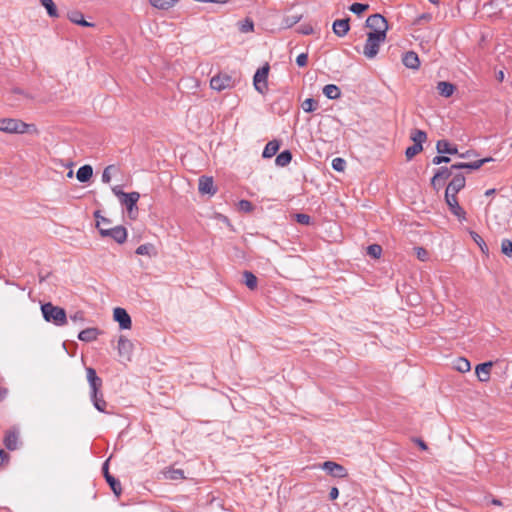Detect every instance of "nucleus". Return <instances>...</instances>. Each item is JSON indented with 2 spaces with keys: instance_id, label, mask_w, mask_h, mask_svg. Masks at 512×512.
I'll return each instance as SVG.
<instances>
[{
  "instance_id": "f257e3e1",
  "label": "nucleus",
  "mask_w": 512,
  "mask_h": 512,
  "mask_svg": "<svg viewBox=\"0 0 512 512\" xmlns=\"http://www.w3.org/2000/svg\"><path fill=\"white\" fill-rule=\"evenodd\" d=\"M493 159L491 157H488V158H483V159H480V160H477V161H474V162H471V163H456V164H453L451 165L450 168H446V167H441L437 170V172L434 174V176L432 177L431 179V185L436 188L437 186V183L440 181V180H446L448 179L450 176H454V174L456 172H454L455 170L458 171V170H461V169H471V170H477L479 169L480 167H482L485 163H488L490 161H492Z\"/></svg>"
},
{
  "instance_id": "f03ea898",
  "label": "nucleus",
  "mask_w": 512,
  "mask_h": 512,
  "mask_svg": "<svg viewBox=\"0 0 512 512\" xmlns=\"http://www.w3.org/2000/svg\"><path fill=\"white\" fill-rule=\"evenodd\" d=\"M0 131L9 134H33L39 135V130L34 124H28L20 119L15 118H1Z\"/></svg>"
},
{
  "instance_id": "7ed1b4c3",
  "label": "nucleus",
  "mask_w": 512,
  "mask_h": 512,
  "mask_svg": "<svg viewBox=\"0 0 512 512\" xmlns=\"http://www.w3.org/2000/svg\"><path fill=\"white\" fill-rule=\"evenodd\" d=\"M41 312L45 321L56 326H64L67 323V315L63 308L48 302L41 305Z\"/></svg>"
},
{
  "instance_id": "20e7f679",
  "label": "nucleus",
  "mask_w": 512,
  "mask_h": 512,
  "mask_svg": "<svg viewBox=\"0 0 512 512\" xmlns=\"http://www.w3.org/2000/svg\"><path fill=\"white\" fill-rule=\"evenodd\" d=\"M385 40L386 37L369 32L367 34V40L364 45L363 54L367 58L373 59L378 54L380 45L383 44Z\"/></svg>"
},
{
  "instance_id": "39448f33",
  "label": "nucleus",
  "mask_w": 512,
  "mask_h": 512,
  "mask_svg": "<svg viewBox=\"0 0 512 512\" xmlns=\"http://www.w3.org/2000/svg\"><path fill=\"white\" fill-rule=\"evenodd\" d=\"M366 26L372 30L370 33L386 37L388 22L381 14L370 15L366 19Z\"/></svg>"
},
{
  "instance_id": "423d86ee",
  "label": "nucleus",
  "mask_w": 512,
  "mask_h": 512,
  "mask_svg": "<svg viewBox=\"0 0 512 512\" xmlns=\"http://www.w3.org/2000/svg\"><path fill=\"white\" fill-rule=\"evenodd\" d=\"M97 228L102 236H109L113 238L117 243L122 244L126 241L127 231L123 226H115L113 228H104L102 227V222L97 221Z\"/></svg>"
},
{
  "instance_id": "0eeeda50",
  "label": "nucleus",
  "mask_w": 512,
  "mask_h": 512,
  "mask_svg": "<svg viewBox=\"0 0 512 512\" xmlns=\"http://www.w3.org/2000/svg\"><path fill=\"white\" fill-rule=\"evenodd\" d=\"M235 85V81L228 74L219 73L210 80V87L218 92L225 89H231Z\"/></svg>"
},
{
  "instance_id": "6e6552de",
  "label": "nucleus",
  "mask_w": 512,
  "mask_h": 512,
  "mask_svg": "<svg viewBox=\"0 0 512 512\" xmlns=\"http://www.w3.org/2000/svg\"><path fill=\"white\" fill-rule=\"evenodd\" d=\"M269 69H270L269 64L266 63L264 66H262L261 68H259L256 71L254 78H253L254 87L261 94H264L268 89L267 79H268Z\"/></svg>"
},
{
  "instance_id": "1a4fd4ad",
  "label": "nucleus",
  "mask_w": 512,
  "mask_h": 512,
  "mask_svg": "<svg viewBox=\"0 0 512 512\" xmlns=\"http://www.w3.org/2000/svg\"><path fill=\"white\" fill-rule=\"evenodd\" d=\"M121 199L120 203L127 208L128 214L130 218H135L137 214L136 204L140 198V194L138 192H130L126 194H120Z\"/></svg>"
},
{
  "instance_id": "9d476101",
  "label": "nucleus",
  "mask_w": 512,
  "mask_h": 512,
  "mask_svg": "<svg viewBox=\"0 0 512 512\" xmlns=\"http://www.w3.org/2000/svg\"><path fill=\"white\" fill-rule=\"evenodd\" d=\"M445 201L452 214L460 221L466 220V212L459 205L456 195L445 193Z\"/></svg>"
},
{
  "instance_id": "9b49d317",
  "label": "nucleus",
  "mask_w": 512,
  "mask_h": 512,
  "mask_svg": "<svg viewBox=\"0 0 512 512\" xmlns=\"http://www.w3.org/2000/svg\"><path fill=\"white\" fill-rule=\"evenodd\" d=\"M87 380L90 386V396H95V394L102 393V379L97 376L95 369L88 367L86 368Z\"/></svg>"
},
{
  "instance_id": "f8f14e48",
  "label": "nucleus",
  "mask_w": 512,
  "mask_h": 512,
  "mask_svg": "<svg viewBox=\"0 0 512 512\" xmlns=\"http://www.w3.org/2000/svg\"><path fill=\"white\" fill-rule=\"evenodd\" d=\"M133 348V343L128 338L124 336L119 337L117 350L119 356L122 359L130 361L133 353Z\"/></svg>"
},
{
  "instance_id": "ddd939ff",
  "label": "nucleus",
  "mask_w": 512,
  "mask_h": 512,
  "mask_svg": "<svg viewBox=\"0 0 512 512\" xmlns=\"http://www.w3.org/2000/svg\"><path fill=\"white\" fill-rule=\"evenodd\" d=\"M465 187V177L462 173L456 172L448 184L445 193L456 195Z\"/></svg>"
},
{
  "instance_id": "4468645a",
  "label": "nucleus",
  "mask_w": 512,
  "mask_h": 512,
  "mask_svg": "<svg viewBox=\"0 0 512 512\" xmlns=\"http://www.w3.org/2000/svg\"><path fill=\"white\" fill-rule=\"evenodd\" d=\"M113 318L119 323L121 329H130L132 326L131 317L124 308H115L113 311Z\"/></svg>"
},
{
  "instance_id": "2eb2a0df",
  "label": "nucleus",
  "mask_w": 512,
  "mask_h": 512,
  "mask_svg": "<svg viewBox=\"0 0 512 512\" xmlns=\"http://www.w3.org/2000/svg\"><path fill=\"white\" fill-rule=\"evenodd\" d=\"M498 362H484L481 364H478L475 368V373L481 382H488L490 380L491 375V369L494 365H497Z\"/></svg>"
},
{
  "instance_id": "dca6fc26",
  "label": "nucleus",
  "mask_w": 512,
  "mask_h": 512,
  "mask_svg": "<svg viewBox=\"0 0 512 512\" xmlns=\"http://www.w3.org/2000/svg\"><path fill=\"white\" fill-rule=\"evenodd\" d=\"M322 468L333 477L344 478L347 476V470L340 464L333 461H326Z\"/></svg>"
},
{
  "instance_id": "f3484780",
  "label": "nucleus",
  "mask_w": 512,
  "mask_h": 512,
  "mask_svg": "<svg viewBox=\"0 0 512 512\" xmlns=\"http://www.w3.org/2000/svg\"><path fill=\"white\" fill-rule=\"evenodd\" d=\"M198 189H199V192L202 194L214 195L216 193V189L214 187L212 177H206V176L200 177Z\"/></svg>"
},
{
  "instance_id": "a211bd4d",
  "label": "nucleus",
  "mask_w": 512,
  "mask_h": 512,
  "mask_svg": "<svg viewBox=\"0 0 512 512\" xmlns=\"http://www.w3.org/2000/svg\"><path fill=\"white\" fill-rule=\"evenodd\" d=\"M332 29L338 37H344L350 29L349 18L335 20Z\"/></svg>"
},
{
  "instance_id": "6ab92c4d",
  "label": "nucleus",
  "mask_w": 512,
  "mask_h": 512,
  "mask_svg": "<svg viewBox=\"0 0 512 512\" xmlns=\"http://www.w3.org/2000/svg\"><path fill=\"white\" fill-rule=\"evenodd\" d=\"M402 60H403V64L407 68H411V69L419 68L420 61H419L418 55H417V53H415L413 51L406 52L405 55L403 56Z\"/></svg>"
},
{
  "instance_id": "aec40b11",
  "label": "nucleus",
  "mask_w": 512,
  "mask_h": 512,
  "mask_svg": "<svg viewBox=\"0 0 512 512\" xmlns=\"http://www.w3.org/2000/svg\"><path fill=\"white\" fill-rule=\"evenodd\" d=\"M436 150L439 154H457L456 146L451 145L447 140H439L436 143Z\"/></svg>"
},
{
  "instance_id": "412c9836",
  "label": "nucleus",
  "mask_w": 512,
  "mask_h": 512,
  "mask_svg": "<svg viewBox=\"0 0 512 512\" xmlns=\"http://www.w3.org/2000/svg\"><path fill=\"white\" fill-rule=\"evenodd\" d=\"M90 398L94 407L99 412L112 414V412L106 410L108 403L105 401L103 393L95 394V396H90Z\"/></svg>"
},
{
  "instance_id": "4be33fe9",
  "label": "nucleus",
  "mask_w": 512,
  "mask_h": 512,
  "mask_svg": "<svg viewBox=\"0 0 512 512\" xmlns=\"http://www.w3.org/2000/svg\"><path fill=\"white\" fill-rule=\"evenodd\" d=\"M19 435L16 431H8L4 437V445L9 450H15L18 447Z\"/></svg>"
},
{
  "instance_id": "5701e85b",
  "label": "nucleus",
  "mask_w": 512,
  "mask_h": 512,
  "mask_svg": "<svg viewBox=\"0 0 512 512\" xmlns=\"http://www.w3.org/2000/svg\"><path fill=\"white\" fill-rule=\"evenodd\" d=\"M68 19L72 23L80 25V26H84V27H93L94 26L93 23L87 22L84 19L83 14L81 12H79V11L69 12L68 13Z\"/></svg>"
},
{
  "instance_id": "b1692460",
  "label": "nucleus",
  "mask_w": 512,
  "mask_h": 512,
  "mask_svg": "<svg viewBox=\"0 0 512 512\" xmlns=\"http://www.w3.org/2000/svg\"><path fill=\"white\" fill-rule=\"evenodd\" d=\"M437 90L441 96L448 98L454 93L455 86L449 82L440 81L437 84Z\"/></svg>"
},
{
  "instance_id": "393cba45",
  "label": "nucleus",
  "mask_w": 512,
  "mask_h": 512,
  "mask_svg": "<svg viewBox=\"0 0 512 512\" xmlns=\"http://www.w3.org/2000/svg\"><path fill=\"white\" fill-rule=\"evenodd\" d=\"M280 143L278 140L269 141L262 153L263 158H271L273 157L279 150Z\"/></svg>"
},
{
  "instance_id": "a878e982",
  "label": "nucleus",
  "mask_w": 512,
  "mask_h": 512,
  "mask_svg": "<svg viewBox=\"0 0 512 512\" xmlns=\"http://www.w3.org/2000/svg\"><path fill=\"white\" fill-rule=\"evenodd\" d=\"M98 334L99 332L97 328H87L79 333L78 339L84 342H91L96 340Z\"/></svg>"
},
{
  "instance_id": "bb28decb",
  "label": "nucleus",
  "mask_w": 512,
  "mask_h": 512,
  "mask_svg": "<svg viewBox=\"0 0 512 512\" xmlns=\"http://www.w3.org/2000/svg\"><path fill=\"white\" fill-rule=\"evenodd\" d=\"M92 175H93V169L90 165L81 166L76 173V177H77L78 181H80V182L89 181L91 179Z\"/></svg>"
},
{
  "instance_id": "cd10ccee",
  "label": "nucleus",
  "mask_w": 512,
  "mask_h": 512,
  "mask_svg": "<svg viewBox=\"0 0 512 512\" xmlns=\"http://www.w3.org/2000/svg\"><path fill=\"white\" fill-rule=\"evenodd\" d=\"M323 94L328 99H338L341 96L340 88L334 84L325 85L323 88Z\"/></svg>"
},
{
  "instance_id": "c85d7f7f",
  "label": "nucleus",
  "mask_w": 512,
  "mask_h": 512,
  "mask_svg": "<svg viewBox=\"0 0 512 512\" xmlns=\"http://www.w3.org/2000/svg\"><path fill=\"white\" fill-rule=\"evenodd\" d=\"M302 19V14L285 15L282 19L281 26L284 29L293 27Z\"/></svg>"
},
{
  "instance_id": "c756f323",
  "label": "nucleus",
  "mask_w": 512,
  "mask_h": 512,
  "mask_svg": "<svg viewBox=\"0 0 512 512\" xmlns=\"http://www.w3.org/2000/svg\"><path fill=\"white\" fill-rule=\"evenodd\" d=\"M291 160H292L291 152L289 150H285L277 155V157L275 159V163L277 166L285 167L291 162Z\"/></svg>"
},
{
  "instance_id": "7c9ffc66",
  "label": "nucleus",
  "mask_w": 512,
  "mask_h": 512,
  "mask_svg": "<svg viewBox=\"0 0 512 512\" xmlns=\"http://www.w3.org/2000/svg\"><path fill=\"white\" fill-rule=\"evenodd\" d=\"M244 284L250 289L255 290L257 288V277L250 271L243 272Z\"/></svg>"
},
{
  "instance_id": "2f4dec72",
  "label": "nucleus",
  "mask_w": 512,
  "mask_h": 512,
  "mask_svg": "<svg viewBox=\"0 0 512 512\" xmlns=\"http://www.w3.org/2000/svg\"><path fill=\"white\" fill-rule=\"evenodd\" d=\"M136 254H138V255H147V256L151 257V256H155L156 255V250H155V247H154L153 244L146 243V244L140 245L136 249Z\"/></svg>"
},
{
  "instance_id": "473e14b6",
  "label": "nucleus",
  "mask_w": 512,
  "mask_h": 512,
  "mask_svg": "<svg viewBox=\"0 0 512 512\" xmlns=\"http://www.w3.org/2000/svg\"><path fill=\"white\" fill-rule=\"evenodd\" d=\"M40 2L46 8L50 17L57 18L59 16L57 7L53 0H40Z\"/></svg>"
},
{
  "instance_id": "72a5a7b5",
  "label": "nucleus",
  "mask_w": 512,
  "mask_h": 512,
  "mask_svg": "<svg viewBox=\"0 0 512 512\" xmlns=\"http://www.w3.org/2000/svg\"><path fill=\"white\" fill-rule=\"evenodd\" d=\"M410 137H411V140L414 142L415 145H420V146H422V144L427 139L426 133L424 131H422V130H419V129H415L414 131H412Z\"/></svg>"
},
{
  "instance_id": "f704fd0d",
  "label": "nucleus",
  "mask_w": 512,
  "mask_h": 512,
  "mask_svg": "<svg viewBox=\"0 0 512 512\" xmlns=\"http://www.w3.org/2000/svg\"><path fill=\"white\" fill-rule=\"evenodd\" d=\"M164 476L166 479H169V480H179V479L185 478L183 470L174 469V468H170V469L164 471Z\"/></svg>"
},
{
  "instance_id": "c9c22d12",
  "label": "nucleus",
  "mask_w": 512,
  "mask_h": 512,
  "mask_svg": "<svg viewBox=\"0 0 512 512\" xmlns=\"http://www.w3.org/2000/svg\"><path fill=\"white\" fill-rule=\"evenodd\" d=\"M150 4L158 9H169L175 5L177 0H149Z\"/></svg>"
},
{
  "instance_id": "e433bc0d",
  "label": "nucleus",
  "mask_w": 512,
  "mask_h": 512,
  "mask_svg": "<svg viewBox=\"0 0 512 512\" xmlns=\"http://www.w3.org/2000/svg\"><path fill=\"white\" fill-rule=\"evenodd\" d=\"M454 367L456 370L462 373L468 372L471 369L470 362L465 358H458L455 362Z\"/></svg>"
},
{
  "instance_id": "4c0bfd02",
  "label": "nucleus",
  "mask_w": 512,
  "mask_h": 512,
  "mask_svg": "<svg viewBox=\"0 0 512 512\" xmlns=\"http://www.w3.org/2000/svg\"><path fill=\"white\" fill-rule=\"evenodd\" d=\"M301 106L305 112L310 113L317 109L318 103L316 100H314L312 98H308L303 101Z\"/></svg>"
},
{
  "instance_id": "58836bf2",
  "label": "nucleus",
  "mask_w": 512,
  "mask_h": 512,
  "mask_svg": "<svg viewBox=\"0 0 512 512\" xmlns=\"http://www.w3.org/2000/svg\"><path fill=\"white\" fill-rule=\"evenodd\" d=\"M106 481L108 482V484L110 485L111 489L113 490V492L116 495H119L121 493V484H120V482L117 479H115L111 475H107Z\"/></svg>"
},
{
  "instance_id": "ea45409f",
  "label": "nucleus",
  "mask_w": 512,
  "mask_h": 512,
  "mask_svg": "<svg viewBox=\"0 0 512 512\" xmlns=\"http://www.w3.org/2000/svg\"><path fill=\"white\" fill-rule=\"evenodd\" d=\"M367 253L373 258H379L382 253V247L378 244H372L367 247Z\"/></svg>"
},
{
  "instance_id": "a19ab883",
  "label": "nucleus",
  "mask_w": 512,
  "mask_h": 512,
  "mask_svg": "<svg viewBox=\"0 0 512 512\" xmlns=\"http://www.w3.org/2000/svg\"><path fill=\"white\" fill-rule=\"evenodd\" d=\"M423 149L420 145L413 144L412 146L408 147L405 151V155L408 160L412 159L415 155H417L419 152H421Z\"/></svg>"
},
{
  "instance_id": "79ce46f5",
  "label": "nucleus",
  "mask_w": 512,
  "mask_h": 512,
  "mask_svg": "<svg viewBox=\"0 0 512 512\" xmlns=\"http://www.w3.org/2000/svg\"><path fill=\"white\" fill-rule=\"evenodd\" d=\"M332 167L338 172H343L346 167V161L343 158L336 157L332 160Z\"/></svg>"
},
{
  "instance_id": "37998d69",
  "label": "nucleus",
  "mask_w": 512,
  "mask_h": 512,
  "mask_svg": "<svg viewBox=\"0 0 512 512\" xmlns=\"http://www.w3.org/2000/svg\"><path fill=\"white\" fill-rule=\"evenodd\" d=\"M501 251L508 257H512V241L509 239L502 240Z\"/></svg>"
},
{
  "instance_id": "c03bdc74",
  "label": "nucleus",
  "mask_w": 512,
  "mask_h": 512,
  "mask_svg": "<svg viewBox=\"0 0 512 512\" xmlns=\"http://www.w3.org/2000/svg\"><path fill=\"white\" fill-rule=\"evenodd\" d=\"M369 8L368 4L354 3L349 7V10L354 14L360 15Z\"/></svg>"
},
{
  "instance_id": "a18cd8bd",
  "label": "nucleus",
  "mask_w": 512,
  "mask_h": 512,
  "mask_svg": "<svg viewBox=\"0 0 512 512\" xmlns=\"http://www.w3.org/2000/svg\"><path fill=\"white\" fill-rule=\"evenodd\" d=\"M114 169V166H107L102 173V182L109 183L111 181V171Z\"/></svg>"
},
{
  "instance_id": "49530a36",
  "label": "nucleus",
  "mask_w": 512,
  "mask_h": 512,
  "mask_svg": "<svg viewBox=\"0 0 512 512\" xmlns=\"http://www.w3.org/2000/svg\"><path fill=\"white\" fill-rule=\"evenodd\" d=\"M431 20H432V14L423 13L415 19L414 24L420 25L422 22H430Z\"/></svg>"
},
{
  "instance_id": "de8ad7c7",
  "label": "nucleus",
  "mask_w": 512,
  "mask_h": 512,
  "mask_svg": "<svg viewBox=\"0 0 512 512\" xmlns=\"http://www.w3.org/2000/svg\"><path fill=\"white\" fill-rule=\"evenodd\" d=\"M416 251V256L419 260L421 261H426L428 260V252L426 249L422 248V247H417L415 249Z\"/></svg>"
},
{
  "instance_id": "09e8293b",
  "label": "nucleus",
  "mask_w": 512,
  "mask_h": 512,
  "mask_svg": "<svg viewBox=\"0 0 512 512\" xmlns=\"http://www.w3.org/2000/svg\"><path fill=\"white\" fill-rule=\"evenodd\" d=\"M239 209L245 212H251L253 209V205L248 200H241L239 202Z\"/></svg>"
},
{
  "instance_id": "8fccbe9b",
  "label": "nucleus",
  "mask_w": 512,
  "mask_h": 512,
  "mask_svg": "<svg viewBox=\"0 0 512 512\" xmlns=\"http://www.w3.org/2000/svg\"><path fill=\"white\" fill-rule=\"evenodd\" d=\"M70 319L75 323H83L85 321L84 313L77 311L73 315H70Z\"/></svg>"
},
{
  "instance_id": "3c124183",
  "label": "nucleus",
  "mask_w": 512,
  "mask_h": 512,
  "mask_svg": "<svg viewBox=\"0 0 512 512\" xmlns=\"http://www.w3.org/2000/svg\"><path fill=\"white\" fill-rule=\"evenodd\" d=\"M310 220H311V218L307 214H303V213L296 214V221L300 224L308 225L310 223Z\"/></svg>"
},
{
  "instance_id": "603ef678",
  "label": "nucleus",
  "mask_w": 512,
  "mask_h": 512,
  "mask_svg": "<svg viewBox=\"0 0 512 512\" xmlns=\"http://www.w3.org/2000/svg\"><path fill=\"white\" fill-rule=\"evenodd\" d=\"M297 31H298V33L303 34V35H310L313 33V28L310 24H304V25H301L297 29Z\"/></svg>"
},
{
  "instance_id": "864d4df0",
  "label": "nucleus",
  "mask_w": 512,
  "mask_h": 512,
  "mask_svg": "<svg viewBox=\"0 0 512 512\" xmlns=\"http://www.w3.org/2000/svg\"><path fill=\"white\" fill-rule=\"evenodd\" d=\"M308 55L306 53H301L296 58V63L299 67H304L307 65Z\"/></svg>"
},
{
  "instance_id": "5fc2aeb1",
  "label": "nucleus",
  "mask_w": 512,
  "mask_h": 512,
  "mask_svg": "<svg viewBox=\"0 0 512 512\" xmlns=\"http://www.w3.org/2000/svg\"><path fill=\"white\" fill-rule=\"evenodd\" d=\"M433 164L439 165L441 163H449L450 158L447 156H435L432 160Z\"/></svg>"
},
{
  "instance_id": "6e6d98bb",
  "label": "nucleus",
  "mask_w": 512,
  "mask_h": 512,
  "mask_svg": "<svg viewBox=\"0 0 512 512\" xmlns=\"http://www.w3.org/2000/svg\"><path fill=\"white\" fill-rule=\"evenodd\" d=\"M95 217L97 218V221L102 222V227L108 228L107 226L110 224V221L107 218L100 216L99 211L95 212Z\"/></svg>"
},
{
  "instance_id": "4d7b16f0",
  "label": "nucleus",
  "mask_w": 512,
  "mask_h": 512,
  "mask_svg": "<svg viewBox=\"0 0 512 512\" xmlns=\"http://www.w3.org/2000/svg\"><path fill=\"white\" fill-rule=\"evenodd\" d=\"M254 29V25L252 21H247L241 28L242 32H251Z\"/></svg>"
},
{
  "instance_id": "13d9d810",
  "label": "nucleus",
  "mask_w": 512,
  "mask_h": 512,
  "mask_svg": "<svg viewBox=\"0 0 512 512\" xmlns=\"http://www.w3.org/2000/svg\"><path fill=\"white\" fill-rule=\"evenodd\" d=\"M474 240L476 241V243L479 245V247L481 248L482 251H484V247L487 248L485 242L483 241V239L475 233V236H474Z\"/></svg>"
},
{
  "instance_id": "bf43d9fd",
  "label": "nucleus",
  "mask_w": 512,
  "mask_h": 512,
  "mask_svg": "<svg viewBox=\"0 0 512 512\" xmlns=\"http://www.w3.org/2000/svg\"><path fill=\"white\" fill-rule=\"evenodd\" d=\"M9 393V390L6 387L0 386V403L5 400Z\"/></svg>"
},
{
  "instance_id": "052dcab7",
  "label": "nucleus",
  "mask_w": 512,
  "mask_h": 512,
  "mask_svg": "<svg viewBox=\"0 0 512 512\" xmlns=\"http://www.w3.org/2000/svg\"><path fill=\"white\" fill-rule=\"evenodd\" d=\"M338 495H339L338 488L332 487L330 492H329V498L331 500H334V499H336L338 497Z\"/></svg>"
},
{
  "instance_id": "680f3d73",
  "label": "nucleus",
  "mask_w": 512,
  "mask_h": 512,
  "mask_svg": "<svg viewBox=\"0 0 512 512\" xmlns=\"http://www.w3.org/2000/svg\"><path fill=\"white\" fill-rule=\"evenodd\" d=\"M8 459L9 455L4 450H0V465L3 464L4 462H7Z\"/></svg>"
},
{
  "instance_id": "e2e57ef3",
  "label": "nucleus",
  "mask_w": 512,
  "mask_h": 512,
  "mask_svg": "<svg viewBox=\"0 0 512 512\" xmlns=\"http://www.w3.org/2000/svg\"><path fill=\"white\" fill-rule=\"evenodd\" d=\"M414 441L422 450H427L428 447H427L426 443L422 439L417 438Z\"/></svg>"
},
{
  "instance_id": "0e129e2a",
  "label": "nucleus",
  "mask_w": 512,
  "mask_h": 512,
  "mask_svg": "<svg viewBox=\"0 0 512 512\" xmlns=\"http://www.w3.org/2000/svg\"><path fill=\"white\" fill-rule=\"evenodd\" d=\"M14 93L23 96L24 99L32 100V97L30 95L24 93L22 90L16 89V90H14Z\"/></svg>"
},
{
  "instance_id": "69168bd1",
  "label": "nucleus",
  "mask_w": 512,
  "mask_h": 512,
  "mask_svg": "<svg viewBox=\"0 0 512 512\" xmlns=\"http://www.w3.org/2000/svg\"><path fill=\"white\" fill-rule=\"evenodd\" d=\"M113 193L118 197V199H121L120 194H126L125 192L121 191L118 186H115L112 188Z\"/></svg>"
},
{
  "instance_id": "338daca9",
  "label": "nucleus",
  "mask_w": 512,
  "mask_h": 512,
  "mask_svg": "<svg viewBox=\"0 0 512 512\" xmlns=\"http://www.w3.org/2000/svg\"><path fill=\"white\" fill-rule=\"evenodd\" d=\"M103 473L105 478L107 479V475H110L108 472V460L103 464Z\"/></svg>"
},
{
  "instance_id": "774afa93",
  "label": "nucleus",
  "mask_w": 512,
  "mask_h": 512,
  "mask_svg": "<svg viewBox=\"0 0 512 512\" xmlns=\"http://www.w3.org/2000/svg\"><path fill=\"white\" fill-rule=\"evenodd\" d=\"M497 80L502 82L504 80V72L503 71H499L497 73V76H496Z\"/></svg>"
}]
</instances>
